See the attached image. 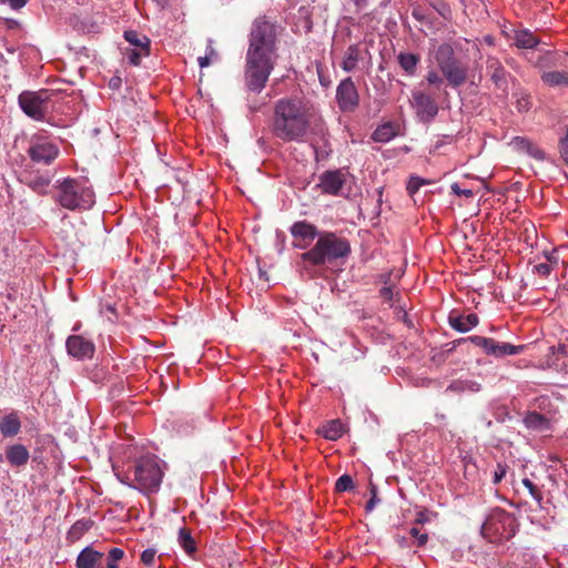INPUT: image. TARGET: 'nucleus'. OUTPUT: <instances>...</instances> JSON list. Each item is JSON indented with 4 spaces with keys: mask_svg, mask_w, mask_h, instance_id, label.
I'll list each match as a JSON object with an SVG mask.
<instances>
[{
    "mask_svg": "<svg viewBox=\"0 0 568 568\" xmlns=\"http://www.w3.org/2000/svg\"><path fill=\"white\" fill-rule=\"evenodd\" d=\"M317 433L325 439L337 440L344 434V425L339 419H332L322 425Z\"/></svg>",
    "mask_w": 568,
    "mask_h": 568,
    "instance_id": "nucleus-25",
    "label": "nucleus"
},
{
    "mask_svg": "<svg viewBox=\"0 0 568 568\" xmlns=\"http://www.w3.org/2000/svg\"><path fill=\"white\" fill-rule=\"evenodd\" d=\"M541 80L549 87L568 85V72L548 71L542 72Z\"/></svg>",
    "mask_w": 568,
    "mask_h": 568,
    "instance_id": "nucleus-31",
    "label": "nucleus"
},
{
    "mask_svg": "<svg viewBox=\"0 0 568 568\" xmlns=\"http://www.w3.org/2000/svg\"><path fill=\"white\" fill-rule=\"evenodd\" d=\"M179 545L187 555H193L196 551V542L191 534V530L186 527H182L178 535Z\"/></svg>",
    "mask_w": 568,
    "mask_h": 568,
    "instance_id": "nucleus-30",
    "label": "nucleus"
},
{
    "mask_svg": "<svg viewBox=\"0 0 568 568\" xmlns=\"http://www.w3.org/2000/svg\"><path fill=\"white\" fill-rule=\"evenodd\" d=\"M121 84H122V80L120 77H112L109 81V88L112 90L120 89Z\"/></svg>",
    "mask_w": 568,
    "mask_h": 568,
    "instance_id": "nucleus-52",
    "label": "nucleus"
},
{
    "mask_svg": "<svg viewBox=\"0 0 568 568\" xmlns=\"http://www.w3.org/2000/svg\"><path fill=\"white\" fill-rule=\"evenodd\" d=\"M469 341L471 344L480 347L487 355H491L495 357H505L509 355H518L520 354L525 346L524 345H513L510 343L498 342L490 337H484L478 335H473L467 338H460L458 343Z\"/></svg>",
    "mask_w": 568,
    "mask_h": 568,
    "instance_id": "nucleus-12",
    "label": "nucleus"
},
{
    "mask_svg": "<svg viewBox=\"0 0 568 568\" xmlns=\"http://www.w3.org/2000/svg\"><path fill=\"white\" fill-rule=\"evenodd\" d=\"M413 17L418 21L426 20V16L419 7H414L412 11Z\"/></svg>",
    "mask_w": 568,
    "mask_h": 568,
    "instance_id": "nucleus-51",
    "label": "nucleus"
},
{
    "mask_svg": "<svg viewBox=\"0 0 568 568\" xmlns=\"http://www.w3.org/2000/svg\"><path fill=\"white\" fill-rule=\"evenodd\" d=\"M523 485L528 489L531 497L540 503L542 500V495L539 488L528 478L523 479Z\"/></svg>",
    "mask_w": 568,
    "mask_h": 568,
    "instance_id": "nucleus-39",
    "label": "nucleus"
},
{
    "mask_svg": "<svg viewBox=\"0 0 568 568\" xmlns=\"http://www.w3.org/2000/svg\"><path fill=\"white\" fill-rule=\"evenodd\" d=\"M535 65L539 69L555 67L557 65V58L552 52L548 51L538 57Z\"/></svg>",
    "mask_w": 568,
    "mask_h": 568,
    "instance_id": "nucleus-35",
    "label": "nucleus"
},
{
    "mask_svg": "<svg viewBox=\"0 0 568 568\" xmlns=\"http://www.w3.org/2000/svg\"><path fill=\"white\" fill-rule=\"evenodd\" d=\"M359 59H361L359 45L351 44L344 53V58L341 62V68L346 72H352L357 67Z\"/></svg>",
    "mask_w": 568,
    "mask_h": 568,
    "instance_id": "nucleus-27",
    "label": "nucleus"
},
{
    "mask_svg": "<svg viewBox=\"0 0 568 568\" xmlns=\"http://www.w3.org/2000/svg\"><path fill=\"white\" fill-rule=\"evenodd\" d=\"M19 180L33 192L40 195H44L48 192L52 176L49 174V172H40L33 170L32 165L27 164L20 172Z\"/></svg>",
    "mask_w": 568,
    "mask_h": 568,
    "instance_id": "nucleus-15",
    "label": "nucleus"
},
{
    "mask_svg": "<svg viewBox=\"0 0 568 568\" xmlns=\"http://www.w3.org/2000/svg\"><path fill=\"white\" fill-rule=\"evenodd\" d=\"M452 192L458 196H465V197H471L474 195V192L469 189H462L458 183H453Z\"/></svg>",
    "mask_w": 568,
    "mask_h": 568,
    "instance_id": "nucleus-43",
    "label": "nucleus"
},
{
    "mask_svg": "<svg viewBox=\"0 0 568 568\" xmlns=\"http://www.w3.org/2000/svg\"><path fill=\"white\" fill-rule=\"evenodd\" d=\"M27 154L32 164L49 166L58 159L60 149L45 131H39L30 136Z\"/></svg>",
    "mask_w": 568,
    "mask_h": 568,
    "instance_id": "nucleus-8",
    "label": "nucleus"
},
{
    "mask_svg": "<svg viewBox=\"0 0 568 568\" xmlns=\"http://www.w3.org/2000/svg\"><path fill=\"white\" fill-rule=\"evenodd\" d=\"M409 534L413 538H415L417 547L424 546L428 540L427 534L422 532L419 528L413 527L409 530Z\"/></svg>",
    "mask_w": 568,
    "mask_h": 568,
    "instance_id": "nucleus-40",
    "label": "nucleus"
},
{
    "mask_svg": "<svg viewBox=\"0 0 568 568\" xmlns=\"http://www.w3.org/2000/svg\"><path fill=\"white\" fill-rule=\"evenodd\" d=\"M432 181L425 180L419 176H412L407 183V192L409 195H414L423 185L430 184Z\"/></svg>",
    "mask_w": 568,
    "mask_h": 568,
    "instance_id": "nucleus-36",
    "label": "nucleus"
},
{
    "mask_svg": "<svg viewBox=\"0 0 568 568\" xmlns=\"http://www.w3.org/2000/svg\"><path fill=\"white\" fill-rule=\"evenodd\" d=\"M53 200L63 209L70 211H84L95 203L92 186L84 179L64 178L58 180L53 186Z\"/></svg>",
    "mask_w": 568,
    "mask_h": 568,
    "instance_id": "nucleus-4",
    "label": "nucleus"
},
{
    "mask_svg": "<svg viewBox=\"0 0 568 568\" xmlns=\"http://www.w3.org/2000/svg\"><path fill=\"white\" fill-rule=\"evenodd\" d=\"M434 59L448 87L458 89L467 82L468 65L455 55L449 43L439 44L434 52Z\"/></svg>",
    "mask_w": 568,
    "mask_h": 568,
    "instance_id": "nucleus-5",
    "label": "nucleus"
},
{
    "mask_svg": "<svg viewBox=\"0 0 568 568\" xmlns=\"http://www.w3.org/2000/svg\"><path fill=\"white\" fill-rule=\"evenodd\" d=\"M275 26L265 17L254 20L248 36L244 79L250 91L260 93L277 61Z\"/></svg>",
    "mask_w": 568,
    "mask_h": 568,
    "instance_id": "nucleus-2",
    "label": "nucleus"
},
{
    "mask_svg": "<svg viewBox=\"0 0 568 568\" xmlns=\"http://www.w3.org/2000/svg\"><path fill=\"white\" fill-rule=\"evenodd\" d=\"M21 420L17 410H12L0 418V433L3 437H14L20 433Z\"/></svg>",
    "mask_w": 568,
    "mask_h": 568,
    "instance_id": "nucleus-22",
    "label": "nucleus"
},
{
    "mask_svg": "<svg viewBox=\"0 0 568 568\" xmlns=\"http://www.w3.org/2000/svg\"><path fill=\"white\" fill-rule=\"evenodd\" d=\"M124 551L114 547L108 555L88 546L77 557L75 568H120L119 562L123 559Z\"/></svg>",
    "mask_w": 568,
    "mask_h": 568,
    "instance_id": "nucleus-9",
    "label": "nucleus"
},
{
    "mask_svg": "<svg viewBox=\"0 0 568 568\" xmlns=\"http://www.w3.org/2000/svg\"><path fill=\"white\" fill-rule=\"evenodd\" d=\"M354 489V481L353 478L344 474L342 475L335 483V490L337 493H345Z\"/></svg>",
    "mask_w": 568,
    "mask_h": 568,
    "instance_id": "nucleus-34",
    "label": "nucleus"
},
{
    "mask_svg": "<svg viewBox=\"0 0 568 568\" xmlns=\"http://www.w3.org/2000/svg\"><path fill=\"white\" fill-rule=\"evenodd\" d=\"M124 39L130 43L132 48H128L124 51V55L129 63L132 65H140L142 58L149 57L151 53V41L150 39L134 30H128L124 32Z\"/></svg>",
    "mask_w": 568,
    "mask_h": 568,
    "instance_id": "nucleus-13",
    "label": "nucleus"
},
{
    "mask_svg": "<svg viewBox=\"0 0 568 568\" xmlns=\"http://www.w3.org/2000/svg\"><path fill=\"white\" fill-rule=\"evenodd\" d=\"M199 61V65L201 68H205V67H209L210 65V57L209 55H205V57H200L197 59Z\"/></svg>",
    "mask_w": 568,
    "mask_h": 568,
    "instance_id": "nucleus-54",
    "label": "nucleus"
},
{
    "mask_svg": "<svg viewBox=\"0 0 568 568\" xmlns=\"http://www.w3.org/2000/svg\"><path fill=\"white\" fill-rule=\"evenodd\" d=\"M92 526L93 521L91 519L82 518L77 520L68 531V540L72 542L79 540Z\"/></svg>",
    "mask_w": 568,
    "mask_h": 568,
    "instance_id": "nucleus-29",
    "label": "nucleus"
},
{
    "mask_svg": "<svg viewBox=\"0 0 568 568\" xmlns=\"http://www.w3.org/2000/svg\"><path fill=\"white\" fill-rule=\"evenodd\" d=\"M486 70L495 87L504 94H508V73L500 60L493 55L487 57Z\"/></svg>",
    "mask_w": 568,
    "mask_h": 568,
    "instance_id": "nucleus-18",
    "label": "nucleus"
},
{
    "mask_svg": "<svg viewBox=\"0 0 568 568\" xmlns=\"http://www.w3.org/2000/svg\"><path fill=\"white\" fill-rule=\"evenodd\" d=\"M552 354H560L565 357H568V337L565 342L560 343L557 347H551Z\"/></svg>",
    "mask_w": 568,
    "mask_h": 568,
    "instance_id": "nucleus-46",
    "label": "nucleus"
},
{
    "mask_svg": "<svg viewBox=\"0 0 568 568\" xmlns=\"http://www.w3.org/2000/svg\"><path fill=\"white\" fill-rule=\"evenodd\" d=\"M448 323L455 331L467 333L479 324V317L475 313L463 314L454 310L448 315Z\"/></svg>",
    "mask_w": 568,
    "mask_h": 568,
    "instance_id": "nucleus-20",
    "label": "nucleus"
},
{
    "mask_svg": "<svg viewBox=\"0 0 568 568\" xmlns=\"http://www.w3.org/2000/svg\"><path fill=\"white\" fill-rule=\"evenodd\" d=\"M345 182V174L341 170L326 171L321 175L318 186L325 194L339 195Z\"/></svg>",
    "mask_w": 568,
    "mask_h": 568,
    "instance_id": "nucleus-19",
    "label": "nucleus"
},
{
    "mask_svg": "<svg viewBox=\"0 0 568 568\" xmlns=\"http://www.w3.org/2000/svg\"><path fill=\"white\" fill-rule=\"evenodd\" d=\"M462 389L463 390H470V392H479L480 390V384L473 381H466L462 382Z\"/></svg>",
    "mask_w": 568,
    "mask_h": 568,
    "instance_id": "nucleus-48",
    "label": "nucleus"
},
{
    "mask_svg": "<svg viewBox=\"0 0 568 568\" xmlns=\"http://www.w3.org/2000/svg\"><path fill=\"white\" fill-rule=\"evenodd\" d=\"M158 550L155 548H146L142 551L140 560L143 565L152 567L155 562Z\"/></svg>",
    "mask_w": 568,
    "mask_h": 568,
    "instance_id": "nucleus-37",
    "label": "nucleus"
},
{
    "mask_svg": "<svg viewBox=\"0 0 568 568\" xmlns=\"http://www.w3.org/2000/svg\"><path fill=\"white\" fill-rule=\"evenodd\" d=\"M395 136L394 128L390 123L379 125L373 133V140L376 142H388Z\"/></svg>",
    "mask_w": 568,
    "mask_h": 568,
    "instance_id": "nucleus-33",
    "label": "nucleus"
},
{
    "mask_svg": "<svg viewBox=\"0 0 568 568\" xmlns=\"http://www.w3.org/2000/svg\"><path fill=\"white\" fill-rule=\"evenodd\" d=\"M336 100L343 112H353L358 106L359 95L352 78L339 82L336 89Z\"/></svg>",
    "mask_w": 568,
    "mask_h": 568,
    "instance_id": "nucleus-16",
    "label": "nucleus"
},
{
    "mask_svg": "<svg viewBox=\"0 0 568 568\" xmlns=\"http://www.w3.org/2000/svg\"><path fill=\"white\" fill-rule=\"evenodd\" d=\"M351 252L347 239L334 232L322 231L315 244L300 256L297 266L301 276L305 280L324 277L327 268L344 262Z\"/></svg>",
    "mask_w": 568,
    "mask_h": 568,
    "instance_id": "nucleus-3",
    "label": "nucleus"
},
{
    "mask_svg": "<svg viewBox=\"0 0 568 568\" xmlns=\"http://www.w3.org/2000/svg\"><path fill=\"white\" fill-rule=\"evenodd\" d=\"M135 488L144 494L156 493L163 479L161 460L154 455H145L135 460L133 466Z\"/></svg>",
    "mask_w": 568,
    "mask_h": 568,
    "instance_id": "nucleus-6",
    "label": "nucleus"
},
{
    "mask_svg": "<svg viewBox=\"0 0 568 568\" xmlns=\"http://www.w3.org/2000/svg\"><path fill=\"white\" fill-rule=\"evenodd\" d=\"M507 468L508 467L505 464H500V463L497 464V467L494 471V479H493V483L495 485L499 484L504 479V477L506 476V473H507Z\"/></svg>",
    "mask_w": 568,
    "mask_h": 568,
    "instance_id": "nucleus-42",
    "label": "nucleus"
},
{
    "mask_svg": "<svg viewBox=\"0 0 568 568\" xmlns=\"http://www.w3.org/2000/svg\"><path fill=\"white\" fill-rule=\"evenodd\" d=\"M516 518L504 509L495 508L481 526L483 536L490 542H500L513 538L517 531Z\"/></svg>",
    "mask_w": 568,
    "mask_h": 568,
    "instance_id": "nucleus-7",
    "label": "nucleus"
},
{
    "mask_svg": "<svg viewBox=\"0 0 568 568\" xmlns=\"http://www.w3.org/2000/svg\"><path fill=\"white\" fill-rule=\"evenodd\" d=\"M369 490H371V498L366 503V506H365L366 511H372L375 508L376 504L379 503V499L377 498V488H376V486L371 484Z\"/></svg>",
    "mask_w": 568,
    "mask_h": 568,
    "instance_id": "nucleus-41",
    "label": "nucleus"
},
{
    "mask_svg": "<svg viewBox=\"0 0 568 568\" xmlns=\"http://www.w3.org/2000/svg\"><path fill=\"white\" fill-rule=\"evenodd\" d=\"M4 456L12 467H24L30 458L28 448L22 444H12L6 447Z\"/></svg>",
    "mask_w": 568,
    "mask_h": 568,
    "instance_id": "nucleus-21",
    "label": "nucleus"
},
{
    "mask_svg": "<svg viewBox=\"0 0 568 568\" xmlns=\"http://www.w3.org/2000/svg\"><path fill=\"white\" fill-rule=\"evenodd\" d=\"M515 144L536 160L545 158L544 151L525 138H516Z\"/></svg>",
    "mask_w": 568,
    "mask_h": 568,
    "instance_id": "nucleus-32",
    "label": "nucleus"
},
{
    "mask_svg": "<svg viewBox=\"0 0 568 568\" xmlns=\"http://www.w3.org/2000/svg\"><path fill=\"white\" fill-rule=\"evenodd\" d=\"M397 62L406 75L414 77L420 62V55L412 52H399Z\"/></svg>",
    "mask_w": 568,
    "mask_h": 568,
    "instance_id": "nucleus-23",
    "label": "nucleus"
},
{
    "mask_svg": "<svg viewBox=\"0 0 568 568\" xmlns=\"http://www.w3.org/2000/svg\"><path fill=\"white\" fill-rule=\"evenodd\" d=\"M290 233L293 237V246L306 250L312 247V243L318 239L322 231H318L314 224L304 220L294 222L290 227Z\"/></svg>",
    "mask_w": 568,
    "mask_h": 568,
    "instance_id": "nucleus-14",
    "label": "nucleus"
},
{
    "mask_svg": "<svg viewBox=\"0 0 568 568\" xmlns=\"http://www.w3.org/2000/svg\"><path fill=\"white\" fill-rule=\"evenodd\" d=\"M68 354L77 359L91 358L94 355V344L82 335H71L67 338Z\"/></svg>",
    "mask_w": 568,
    "mask_h": 568,
    "instance_id": "nucleus-17",
    "label": "nucleus"
},
{
    "mask_svg": "<svg viewBox=\"0 0 568 568\" xmlns=\"http://www.w3.org/2000/svg\"><path fill=\"white\" fill-rule=\"evenodd\" d=\"M118 478L121 480V483L126 484L128 486L135 488L134 478L132 479L130 474H126L123 477H120V475H118Z\"/></svg>",
    "mask_w": 568,
    "mask_h": 568,
    "instance_id": "nucleus-53",
    "label": "nucleus"
},
{
    "mask_svg": "<svg viewBox=\"0 0 568 568\" xmlns=\"http://www.w3.org/2000/svg\"><path fill=\"white\" fill-rule=\"evenodd\" d=\"M558 148L560 158L568 165V126L566 128L564 135L559 139Z\"/></svg>",
    "mask_w": 568,
    "mask_h": 568,
    "instance_id": "nucleus-38",
    "label": "nucleus"
},
{
    "mask_svg": "<svg viewBox=\"0 0 568 568\" xmlns=\"http://www.w3.org/2000/svg\"><path fill=\"white\" fill-rule=\"evenodd\" d=\"M516 108L519 112L528 111L530 108V99L528 95H523L516 101Z\"/></svg>",
    "mask_w": 568,
    "mask_h": 568,
    "instance_id": "nucleus-44",
    "label": "nucleus"
},
{
    "mask_svg": "<svg viewBox=\"0 0 568 568\" xmlns=\"http://www.w3.org/2000/svg\"><path fill=\"white\" fill-rule=\"evenodd\" d=\"M432 7L444 18H446L447 13L449 12L448 6L442 1L433 2Z\"/></svg>",
    "mask_w": 568,
    "mask_h": 568,
    "instance_id": "nucleus-47",
    "label": "nucleus"
},
{
    "mask_svg": "<svg viewBox=\"0 0 568 568\" xmlns=\"http://www.w3.org/2000/svg\"><path fill=\"white\" fill-rule=\"evenodd\" d=\"M536 271L539 275L548 276L551 273V266L547 263L536 265Z\"/></svg>",
    "mask_w": 568,
    "mask_h": 568,
    "instance_id": "nucleus-49",
    "label": "nucleus"
},
{
    "mask_svg": "<svg viewBox=\"0 0 568 568\" xmlns=\"http://www.w3.org/2000/svg\"><path fill=\"white\" fill-rule=\"evenodd\" d=\"M3 2H8V4L13 9V10H19L21 8H23L29 0H2Z\"/></svg>",
    "mask_w": 568,
    "mask_h": 568,
    "instance_id": "nucleus-50",
    "label": "nucleus"
},
{
    "mask_svg": "<svg viewBox=\"0 0 568 568\" xmlns=\"http://www.w3.org/2000/svg\"><path fill=\"white\" fill-rule=\"evenodd\" d=\"M49 92L23 91L18 97L19 106L31 119L42 121L49 110Z\"/></svg>",
    "mask_w": 568,
    "mask_h": 568,
    "instance_id": "nucleus-11",
    "label": "nucleus"
},
{
    "mask_svg": "<svg viewBox=\"0 0 568 568\" xmlns=\"http://www.w3.org/2000/svg\"><path fill=\"white\" fill-rule=\"evenodd\" d=\"M311 132L314 143L328 145L327 129L321 116L301 99H280L274 105L272 133L284 142H303Z\"/></svg>",
    "mask_w": 568,
    "mask_h": 568,
    "instance_id": "nucleus-1",
    "label": "nucleus"
},
{
    "mask_svg": "<svg viewBox=\"0 0 568 568\" xmlns=\"http://www.w3.org/2000/svg\"><path fill=\"white\" fill-rule=\"evenodd\" d=\"M381 297L383 298L384 303H392L394 298V292L390 286H384L379 291Z\"/></svg>",
    "mask_w": 568,
    "mask_h": 568,
    "instance_id": "nucleus-45",
    "label": "nucleus"
},
{
    "mask_svg": "<svg viewBox=\"0 0 568 568\" xmlns=\"http://www.w3.org/2000/svg\"><path fill=\"white\" fill-rule=\"evenodd\" d=\"M514 42L518 48L532 49L539 43V40L532 34L531 31L524 29L515 32Z\"/></svg>",
    "mask_w": 568,
    "mask_h": 568,
    "instance_id": "nucleus-28",
    "label": "nucleus"
},
{
    "mask_svg": "<svg viewBox=\"0 0 568 568\" xmlns=\"http://www.w3.org/2000/svg\"><path fill=\"white\" fill-rule=\"evenodd\" d=\"M425 82L427 83V88L424 90H436L437 94H447V84L442 72L429 70L425 77Z\"/></svg>",
    "mask_w": 568,
    "mask_h": 568,
    "instance_id": "nucleus-26",
    "label": "nucleus"
},
{
    "mask_svg": "<svg viewBox=\"0 0 568 568\" xmlns=\"http://www.w3.org/2000/svg\"><path fill=\"white\" fill-rule=\"evenodd\" d=\"M525 426L535 432H546L550 428L549 419L540 413L529 412L524 417Z\"/></svg>",
    "mask_w": 568,
    "mask_h": 568,
    "instance_id": "nucleus-24",
    "label": "nucleus"
},
{
    "mask_svg": "<svg viewBox=\"0 0 568 568\" xmlns=\"http://www.w3.org/2000/svg\"><path fill=\"white\" fill-rule=\"evenodd\" d=\"M424 82L419 83V88L412 91L410 104L415 110L417 119L428 124L437 116L439 106L438 98L440 94L436 90H424Z\"/></svg>",
    "mask_w": 568,
    "mask_h": 568,
    "instance_id": "nucleus-10",
    "label": "nucleus"
}]
</instances>
